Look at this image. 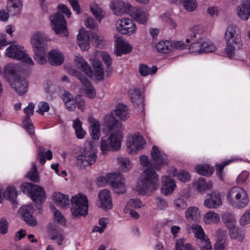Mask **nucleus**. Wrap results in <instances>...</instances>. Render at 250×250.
<instances>
[{
    "label": "nucleus",
    "mask_w": 250,
    "mask_h": 250,
    "mask_svg": "<svg viewBox=\"0 0 250 250\" xmlns=\"http://www.w3.org/2000/svg\"><path fill=\"white\" fill-rule=\"evenodd\" d=\"M192 32L190 38H187L186 41L187 43L193 42L189 47L192 53L201 54L213 52L216 50V46L210 41L200 38V35L202 32L200 26H193Z\"/></svg>",
    "instance_id": "2"
},
{
    "label": "nucleus",
    "mask_w": 250,
    "mask_h": 250,
    "mask_svg": "<svg viewBox=\"0 0 250 250\" xmlns=\"http://www.w3.org/2000/svg\"><path fill=\"white\" fill-rule=\"evenodd\" d=\"M90 11L96 19L100 22L104 17L105 13L102 9L96 3H93L90 7Z\"/></svg>",
    "instance_id": "40"
},
{
    "label": "nucleus",
    "mask_w": 250,
    "mask_h": 250,
    "mask_svg": "<svg viewBox=\"0 0 250 250\" xmlns=\"http://www.w3.org/2000/svg\"><path fill=\"white\" fill-rule=\"evenodd\" d=\"M38 109L37 112L43 115L44 112H46L49 111L50 109V106L49 104L45 102H40L38 104Z\"/></svg>",
    "instance_id": "54"
},
{
    "label": "nucleus",
    "mask_w": 250,
    "mask_h": 250,
    "mask_svg": "<svg viewBox=\"0 0 250 250\" xmlns=\"http://www.w3.org/2000/svg\"><path fill=\"white\" fill-rule=\"evenodd\" d=\"M220 220L219 215L213 211L207 212L203 217V221L206 224H217Z\"/></svg>",
    "instance_id": "36"
},
{
    "label": "nucleus",
    "mask_w": 250,
    "mask_h": 250,
    "mask_svg": "<svg viewBox=\"0 0 250 250\" xmlns=\"http://www.w3.org/2000/svg\"><path fill=\"white\" fill-rule=\"evenodd\" d=\"M34 104L31 103L27 106L24 108V113L28 116L26 117L23 121V125L29 134H33L34 132L33 124L29 117L33 114L34 109Z\"/></svg>",
    "instance_id": "19"
},
{
    "label": "nucleus",
    "mask_w": 250,
    "mask_h": 250,
    "mask_svg": "<svg viewBox=\"0 0 250 250\" xmlns=\"http://www.w3.org/2000/svg\"><path fill=\"white\" fill-rule=\"evenodd\" d=\"M32 169L28 172L26 176L30 180L38 182L39 181V177L37 172V168L34 163H32Z\"/></svg>",
    "instance_id": "49"
},
{
    "label": "nucleus",
    "mask_w": 250,
    "mask_h": 250,
    "mask_svg": "<svg viewBox=\"0 0 250 250\" xmlns=\"http://www.w3.org/2000/svg\"><path fill=\"white\" fill-rule=\"evenodd\" d=\"M171 175L173 176H177L178 179L182 182H187L190 180V175L189 173L185 170H180L177 174V170L173 168Z\"/></svg>",
    "instance_id": "45"
},
{
    "label": "nucleus",
    "mask_w": 250,
    "mask_h": 250,
    "mask_svg": "<svg viewBox=\"0 0 250 250\" xmlns=\"http://www.w3.org/2000/svg\"><path fill=\"white\" fill-rule=\"evenodd\" d=\"M35 185H36L30 183H25L21 185L20 189L23 193L30 196L33 189V187Z\"/></svg>",
    "instance_id": "56"
},
{
    "label": "nucleus",
    "mask_w": 250,
    "mask_h": 250,
    "mask_svg": "<svg viewBox=\"0 0 250 250\" xmlns=\"http://www.w3.org/2000/svg\"><path fill=\"white\" fill-rule=\"evenodd\" d=\"M52 240H56L58 245H61L64 239V236L60 231H56L50 236Z\"/></svg>",
    "instance_id": "53"
},
{
    "label": "nucleus",
    "mask_w": 250,
    "mask_h": 250,
    "mask_svg": "<svg viewBox=\"0 0 250 250\" xmlns=\"http://www.w3.org/2000/svg\"><path fill=\"white\" fill-rule=\"evenodd\" d=\"M162 183V192L166 195L171 194L175 189L176 186L173 179L169 176L163 177Z\"/></svg>",
    "instance_id": "27"
},
{
    "label": "nucleus",
    "mask_w": 250,
    "mask_h": 250,
    "mask_svg": "<svg viewBox=\"0 0 250 250\" xmlns=\"http://www.w3.org/2000/svg\"><path fill=\"white\" fill-rule=\"evenodd\" d=\"M76 76L83 84V89L85 91L86 96L90 98H94L96 95V93L91 83L85 76L79 72L76 73Z\"/></svg>",
    "instance_id": "21"
},
{
    "label": "nucleus",
    "mask_w": 250,
    "mask_h": 250,
    "mask_svg": "<svg viewBox=\"0 0 250 250\" xmlns=\"http://www.w3.org/2000/svg\"><path fill=\"white\" fill-rule=\"evenodd\" d=\"M6 56L10 58L21 61L26 65L32 66L34 62L29 57L23 47L17 44H12L5 50Z\"/></svg>",
    "instance_id": "8"
},
{
    "label": "nucleus",
    "mask_w": 250,
    "mask_h": 250,
    "mask_svg": "<svg viewBox=\"0 0 250 250\" xmlns=\"http://www.w3.org/2000/svg\"><path fill=\"white\" fill-rule=\"evenodd\" d=\"M75 61L77 67L81 69L86 75L89 77H93V73L90 66L81 55L76 56Z\"/></svg>",
    "instance_id": "30"
},
{
    "label": "nucleus",
    "mask_w": 250,
    "mask_h": 250,
    "mask_svg": "<svg viewBox=\"0 0 250 250\" xmlns=\"http://www.w3.org/2000/svg\"><path fill=\"white\" fill-rule=\"evenodd\" d=\"M82 123L79 118L73 121V127L75 130L76 136L79 139H83L85 135V132L82 128Z\"/></svg>",
    "instance_id": "43"
},
{
    "label": "nucleus",
    "mask_w": 250,
    "mask_h": 250,
    "mask_svg": "<svg viewBox=\"0 0 250 250\" xmlns=\"http://www.w3.org/2000/svg\"><path fill=\"white\" fill-rule=\"evenodd\" d=\"M88 120L90 124V133L91 137L93 140H97L99 139L101 134L100 123L92 117H89Z\"/></svg>",
    "instance_id": "29"
},
{
    "label": "nucleus",
    "mask_w": 250,
    "mask_h": 250,
    "mask_svg": "<svg viewBox=\"0 0 250 250\" xmlns=\"http://www.w3.org/2000/svg\"><path fill=\"white\" fill-rule=\"evenodd\" d=\"M49 62L53 65H60L64 61V56L58 49H54L50 50L48 54Z\"/></svg>",
    "instance_id": "25"
},
{
    "label": "nucleus",
    "mask_w": 250,
    "mask_h": 250,
    "mask_svg": "<svg viewBox=\"0 0 250 250\" xmlns=\"http://www.w3.org/2000/svg\"><path fill=\"white\" fill-rule=\"evenodd\" d=\"M124 180L123 176L119 173H109L106 177V181L117 194L123 193L125 191Z\"/></svg>",
    "instance_id": "12"
},
{
    "label": "nucleus",
    "mask_w": 250,
    "mask_h": 250,
    "mask_svg": "<svg viewBox=\"0 0 250 250\" xmlns=\"http://www.w3.org/2000/svg\"><path fill=\"white\" fill-rule=\"evenodd\" d=\"M158 175L151 168H146L142 173L136 185L138 193L149 196L159 187Z\"/></svg>",
    "instance_id": "3"
},
{
    "label": "nucleus",
    "mask_w": 250,
    "mask_h": 250,
    "mask_svg": "<svg viewBox=\"0 0 250 250\" xmlns=\"http://www.w3.org/2000/svg\"><path fill=\"white\" fill-rule=\"evenodd\" d=\"M17 66L12 64H8L5 68V72L7 75L11 76L10 83L12 87L19 95H23L27 91V82L25 79L19 77L16 74Z\"/></svg>",
    "instance_id": "7"
},
{
    "label": "nucleus",
    "mask_w": 250,
    "mask_h": 250,
    "mask_svg": "<svg viewBox=\"0 0 250 250\" xmlns=\"http://www.w3.org/2000/svg\"><path fill=\"white\" fill-rule=\"evenodd\" d=\"M110 7L113 13L117 16H122L125 13H129L132 8L128 3L121 0H115L110 4Z\"/></svg>",
    "instance_id": "14"
},
{
    "label": "nucleus",
    "mask_w": 250,
    "mask_h": 250,
    "mask_svg": "<svg viewBox=\"0 0 250 250\" xmlns=\"http://www.w3.org/2000/svg\"><path fill=\"white\" fill-rule=\"evenodd\" d=\"M130 16L137 22L140 24L146 23L148 19V14L142 9L132 8Z\"/></svg>",
    "instance_id": "26"
},
{
    "label": "nucleus",
    "mask_w": 250,
    "mask_h": 250,
    "mask_svg": "<svg viewBox=\"0 0 250 250\" xmlns=\"http://www.w3.org/2000/svg\"><path fill=\"white\" fill-rule=\"evenodd\" d=\"M71 212L73 216H85L88 208V200L86 196L81 193L73 196L71 199Z\"/></svg>",
    "instance_id": "9"
},
{
    "label": "nucleus",
    "mask_w": 250,
    "mask_h": 250,
    "mask_svg": "<svg viewBox=\"0 0 250 250\" xmlns=\"http://www.w3.org/2000/svg\"><path fill=\"white\" fill-rule=\"evenodd\" d=\"M184 6L188 11H193L196 9L197 4L195 0H184Z\"/></svg>",
    "instance_id": "55"
},
{
    "label": "nucleus",
    "mask_w": 250,
    "mask_h": 250,
    "mask_svg": "<svg viewBox=\"0 0 250 250\" xmlns=\"http://www.w3.org/2000/svg\"><path fill=\"white\" fill-rule=\"evenodd\" d=\"M229 234L230 237L232 239H238V240L240 241H242L244 237L242 235H238V230L236 226L235 227H233L232 228H229Z\"/></svg>",
    "instance_id": "58"
},
{
    "label": "nucleus",
    "mask_w": 250,
    "mask_h": 250,
    "mask_svg": "<svg viewBox=\"0 0 250 250\" xmlns=\"http://www.w3.org/2000/svg\"><path fill=\"white\" fill-rule=\"evenodd\" d=\"M250 223V209L246 211L240 219L241 226H244Z\"/></svg>",
    "instance_id": "61"
},
{
    "label": "nucleus",
    "mask_w": 250,
    "mask_h": 250,
    "mask_svg": "<svg viewBox=\"0 0 250 250\" xmlns=\"http://www.w3.org/2000/svg\"><path fill=\"white\" fill-rule=\"evenodd\" d=\"M99 226H95L93 228V232H98L100 233H102L104 231V229L106 227V223L104 219L101 218L99 221Z\"/></svg>",
    "instance_id": "59"
},
{
    "label": "nucleus",
    "mask_w": 250,
    "mask_h": 250,
    "mask_svg": "<svg viewBox=\"0 0 250 250\" xmlns=\"http://www.w3.org/2000/svg\"><path fill=\"white\" fill-rule=\"evenodd\" d=\"M200 216V211L197 207H190L185 212V216L188 221L197 220Z\"/></svg>",
    "instance_id": "38"
},
{
    "label": "nucleus",
    "mask_w": 250,
    "mask_h": 250,
    "mask_svg": "<svg viewBox=\"0 0 250 250\" xmlns=\"http://www.w3.org/2000/svg\"><path fill=\"white\" fill-rule=\"evenodd\" d=\"M190 230L193 233L194 237L196 238L197 242L208 238L202 227L199 224H194L192 225L190 227Z\"/></svg>",
    "instance_id": "35"
},
{
    "label": "nucleus",
    "mask_w": 250,
    "mask_h": 250,
    "mask_svg": "<svg viewBox=\"0 0 250 250\" xmlns=\"http://www.w3.org/2000/svg\"><path fill=\"white\" fill-rule=\"evenodd\" d=\"M33 207L30 205L22 206L19 209V212L25 222L29 226H35L37 224V221L33 216Z\"/></svg>",
    "instance_id": "18"
},
{
    "label": "nucleus",
    "mask_w": 250,
    "mask_h": 250,
    "mask_svg": "<svg viewBox=\"0 0 250 250\" xmlns=\"http://www.w3.org/2000/svg\"><path fill=\"white\" fill-rule=\"evenodd\" d=\"M237 13L241 20L247 21L250 15V0H243L237 8Z\"/></svg>",
    "instance_id": "23"
},
{
    "label": "nucleus",
    "mask_w": 250,
    "mask_h": 250,
    "mask_svg": "<svg viewBox=\"0 0 250 250\" xmlns=\"http://www.w3.org/2000/svg\"><path fill=\"white\" fill-rule=\"evenodd\" d=\"M227 200L233 207L237 208H245L249 202L246 191L239 187H233L229 190Z\"/></svg>",
    "instance_id": "6"
},
{
    "label": "nucleus",
    "mask_w": 250,
    "mask_h": 250,
    "mask_svg": "<svg viewBox=\"0 0 250 250\" xmlns=\"http://www.w3.org/2000/svg\"><path fill=\"white\" fill-rule=\"evenodd\" d=\"M118 163L124 171L128 170L131 168V165L129 159L126 157H119L117 158Z\"/></svg>",
    "instance_id": "48"
},
{
    "label": "nucleus",
    "mask_w": 250,
    "mask_h": 250,
    "mask_svg": "<svg viewBox=\"0 0 250 250\" xmlns=\"http://www.w3.org/2000/svg\"><path fill=\"white\" fill-rule=\"evenodd\" d=\"M130 99L132 102L137 105H143V97L141 96V91L138 89H134L130 93Z\"/></svg>",
    "instance_id": "44"
},
{
    "label": "nucleus",
    "mask_w": 250,
    "mask_h": 250,
    "mask_svg": "<svg viewBox=\"0 0 250 250\" xmlns=\"http://www.w3.org/2000/svg\"><path fill=\"white\" fill-rule=\"evenodd\" d=\"M52 29L57 35L67 36V22L63 16L59 12L50 17Z\"/></svg>",
    "instance_id": "10"
},
{
    "label": "nucleus",
    "mask_w": 250,
    "mask_h": 250,
    "mask_svg": "<svg viewBox=\"0 0 250 250\" xmlns=\"http://www.w3.org/2000/svg\"><path fill=\"white\" fill-rule=\"evenodd\" d=\"M3 196L7 200L14 202L17 198V192L13 187H8L3 192Z\"/></svg>",
    "instance_id": "46"
},
{
    "label": "nucleus",
    "mask_w": 250,
    "mask_h": 250,
    "mask_svg": "<svg viewBox=\"0 0 250 250\" xmlns=\"http://www.w3.org/2000/svg\"><path fill=\"white\" fill-rule=\"evenodd\" d=\"M195 168L199 174L207 176L211 175L214 171L213 167L207 164L197 165Z\"/></svg>",
    "instance_id": "41"
},
{
    "label": "nucleus",
    "mask_w": 250,
    "mask_h": 250,
    "mask_svg": "<svg viewBox=\"0 0 250 250\" xmlns=\"http://www.w3.org/2000/svg\"><path fill=\"white\" fill-rule=\"evenodd\" d=\"M158 51L162 53H168L172 50V42L169 41L159 42L156 45Z\"/></svg>",
    "instance_id": "39"
},
{
    "label": "nucleus",
    "mask_w": 250,
    "mask_h": 250,
    "mask_svg": "<svg viewBox=\"0 0 250 250\" xmlns=\"http://www.w3.org/2000/svg\"><path fill=\"white\" fill-rule=\"evenodd\" d=\"M78 44L81 49L83 50H87L90 48L89 37L86 31L81 29L77 36Z\"/></svg>",
    "instance_id": "28"
},
{
    "label": "nucleus",
    "mask_w": 250,
    "mask_h": 250,
    "mask_svg": "<svg viewBox=\"0 0 250 250\" xmlns=\"http://www.w3.org/2000/svg\"><path fill=\"white\" fill-rule=\"evenodd\" d=\"M52 199L55 204L61 208L67 207L69 204V197L61 192H55L52 195Z\"/></svg>",
    "instance_id": "32"
},
{
    "label": "nucleus",
    "mask_w": 250,
    "mask_h": 250,
    "mask_svg": "<svg viewBox=\"0 0 250 250\" xmlns=\"http://www.w3.org/2000/svg\"><path fill=\"white\" fill-rule=\"evenodd\" d=\"M107 124L109 130H115L108 137H103L101 140L100 149L103 154H105L108 151H117L121 147L122 137L120 135V130L122 124L115 120L113 117H108Z\"/></svg>",
    "instance_id": "1"
},
{
    "label": "nucleus",
    "mask_w": 250,
    "mask_h": 250,
    "mask_svg": "<svg viewBox=\"0 0 250 250\" xmlns=\"http://www.w3.org/2000/svg\"><path fill=\"white\" fill-rule=\"evenodd\" d=\"M146 142L143 137L139 133L128 137L126 142L127 151L130 154L136 153L143 148Z\"/></svg>",
    "instance_id": "13"
},
{
    "label": "nucleus",
    "mask_w": 250,
    "mask_h": 250,
    "mask_svg": "<svg viewBox=\"0 0 250 250\" xmlns=\"http://www.w3.org/2000/svg\"><path fill=\"white\" fill-rule=\"evenodd\" d=\"M174 204L176 209L178 210H183L185 209L188 206L185 200L182 198H178L175 200Z\"/></svg>",
    "instance_id": "60"
},
{
    "label": "nucleus",
    "mask_w": 250,
    "mask_h": 250,
    "mask_svg": "<svg viewBox=\"0 0 250 250\" xmlns=\"http://www.w3.org/2000/svg\"><path fill=\"white\" fill-rule=\"evenodd\" d=\"M225 39L227 45L225 53L228 57H234L237 50L242 47L241 32L239 28L234 24L229 25L225 31Z\"/></svg>",
    "instance_id": "4"
},
{
    "label": "nucleus",
    "mask_w": 250,
    "mask_h": 250,
    "mask_svg": "<svg viewBox=\"0 0 250 250\" xmlns=\"http://www.w3.org/2000/svg\"><path fill=\"white\" fill-rule=\"evenodd\" d=\"M124 212L125 213H128L129 216L134 219H138L140 218L139 213L134 209L125 207Z\"/></svg>",
    "instance_id": "63"
},
{
    "label": "nucleus",
    "mask_w": 250,
    "mask_h": 250,
    "mask_svg": "<svg viewBox=\"0 0 250 250\" xmlns=\"http://www.w3.org/2000/svg\"><path fill=\"white\" fill-rule=\"evenodd\" d=\"M115 111L116 116L122 120H125L129 117L128 108L123 104H118Z\"/></svg>",
    "instance_id": "37"
},
{
    "label": "nucleus",
    "mask_w": 250,
    "mask_h": 250,
    "mask_svg": "<svg viewBox=\"0 0 250 250\" xmlns=\"http://www.w3.org/2000/svg\"><path fill=\"white\" fill-rule=\"evenodd\" d=\"M115 26L118 32L122 35L130 36L135 34L137 30L136 24L129 18H123L117 20Z\"/></svg>",
    "instance_id": "11"
},
{
    "label": "nucleus",
    "mask_w": 250,
    "mask_h": 250,
    "mask_svg": "<svg viewBox=\"0 0 250 250\" xmlns=\"http://www.w3.org/2000/svg\"><path fill=\"white\" fill-rule=\"evenodd\" d=\"M142 207V203L139 199H131L128 201L125 207L130 208H140Z\"/></svg>",
    "instance_id": "57"
},
{
    "label": "nucleus",
    "mask_w": 250,
    "mask_h": 250,
    "mask_svg": "<svg viewBox=\"0 0 250 250\" xmlns=\"http://www.w3.org/2000/svg\"><path fill=\"white\" fill-rule=\"evenodd\" d=\"M30 195L32 200L35 204H42L46 199V194L43 188L37 185L33 187Z\"/></svg>",
    "instance_id": "24"
},
{
    "label": "nucleus",
    "mask_w": 250,
    "mask_h": 250,
    "mask_svg": "<svg viewBox=\"0 0 250 250\" xmlns=\"http://www.w3.org/2000/svg\"><path fill=\"white\" fill-rule=\"evenodd\" d=\"M97 158L96 152L93 144L88 143L85 146L80 149L78 155L76 164L77 167L81 169H84L87 167L93 165Z\"/></svg>",
    "instance_id": "5"
},
{
    "label": "nucleus",
    "mask_w": 250,
    "mask_h": 250,
    "mask_svg": "<svg viewBox=\"0 0 250 250\" xmlns=\"http://www.w3.org/2000/svg\"><path fill=\"white\" fill-rule=\"evenodd\" d=\"M212 187V182L210 181L206 182L205 179L203 177H200L198 180L193 183V188L201 193L204 192L206 189H211Z\"/></svg>",
    "instance_id": "33"
},
{
    "label": "nucleus",
    "mask_w": 250,
    "mask_h": 250,
    "mask_svg": "<svg viewBox=\"0 0 250 250\" xmlns=\"http://www.w3.org/2000/svg\"><path fill=\"white\" fill-rule=\"evenodd\" d=\"M22 6L21 0H8L6 8L11 15L15 16L19 14Z\"/></svg>",
    "instance_id": "31"
},
{
    "label": "nucleus",
    "mask_w": 250,
    "mask_h": 250,
    "mask_svg": "<svg viewBox=\"0 0 250 250\" xmlns=\"http://www.w3.org/2000/svg\"><path fill=\"white\" fill-rule=\"evenodd\" d=\"M84 24L86 27L93 30L96 29L98 27L97 23L92 17L87 18Z\"/></svg>",
    "instance_id": "64"
},
{
    "label": "nucleus",
    "mask_w": 250,
    "mask_h": 250,
    "mask_svg": "<svg viewBox=\"0 0 250 250\" xmlns=\"http://www.w3.org/2000/svg\"><path fill=\"white\" fill-rule=\"evenodd\" d=\"M208 197L205 200L204 206L208 208H216L222 205V199L219 192L213 191L207 195Z\"/></svg>",
    "instance_id": "16"
},
{
    "label": "nucleus",
    "mask_w": 250,
    "mask_h": 250,
    "mask_svg": "<svg viewBox=\"0 0 250 250\" xmlns=\"http://www.w3.org/2000/svg\"><path fill=\"white\" fill-rule=\"evenodd\" d=\"M222 220L228 229L236 226V220L231 214L225 213L222 216Z\"/></svg>",
    "instance_id": "47"
},
{
    "label": "nucleus",
    "mask_w": 250,
    "mask_h": 250,
    "mask_svg": "<svg viewBox=\"0 0 250 250\" xmlns=\"http://www.w3.org/2000/svg\"><path fill=\"white\" fill-rule=\"evenodd\" d=\"M47 48L34 50V60L38 63L43 64L47 62V60L45 57V52Z\"/></svg>",
    "instance_id": "42"
},
{
    "label": "nucleus",
    "mask_w": 250,
    "mask_h": 250,
    "mask_svg": "<svg viewBox=\"0 0 250 250\" xmlns=\"http://www.w3.org/2000/svg\"><path fill=\"white\" fill-rule=\"evenodd\" d=\"M31 42L34 50L47 48V39L42 33H35L31 37Z\"/></svg>",
    "instance_id": "22"
},
{
    "label": "nucleus",
    "mask_w": 250,
    "mask_h": 250,
    "mask_svg": "<svg viewBox=\"0 0 250 250\" xmlns=\"http://www.w3.org/2000/svg\"><path fill=\"white\" fill-rule=\"evenodd\" d=\"M214 250H228L225 240L220 239L217 241L214 245Z\"/></svg>",
    "instance_id": "62"
},
{
    "label": "nucleus",
    "mask_w": 250,
    "mask_h": 250,
    "mask_svg": "<svg viewBox=\"0 0 250 250\" xmlns=\"http://www.w3.org/2000/svg\"><path fill=\"white\" fill-rule=\"evenodd\" d=\"M200 250H212V246L208 238L197 242Z\"/></svg>",
    "instance_id": "52"
},
{
    "label": "nucleus",
    "mask_w": 250,
    "mask_h": 250,
    "mask_svg": "<svg viewBox=\"0 0 250 250\" xmlns=\"http://www.w3.org/2000/svg\"><path fill=\"white\" fill-rule=\"evenodd\" d=\"M92 67L94 69L93 76L98 81L103 80L104 77V72L102 67V62L97 59H94L92 62Z\"/></svg>",
    "instance_id": "34"
},
{
    "label": "nucleus",
    "mask_w": 250,
    "mask_h": 250,
    "mask_svg": "<svg viewBox=\"0 0 250 250\" xmlns=\"http://www.w3.org/2000/svg\"><path fill=\"white\" fill-rule=\"evenodd\" d=\"M54 205L50 206V208L52 209V212L54 214V220L59 224L62 225H64L66 220L62 214L55 208Z\"/></svg>",
    "instance_id": "50"
},
{
    "label": "nucleus",
    "mask_w": 250,
    "mask_h": 250,
    "mask_svg": "<svg viewBox=\"0 0 250 250\" xmlns=\"http://www.w3.org/2000/svg\"><path fill=\"white\" fill-rule=\"evenodd\" d=\"M151 155L154 162L153 169L160 170L161 166L168 163L166 155L162 152L157 146H153Z\"/></svg>",
    "instance_id": "15"
},
{
    "label": "nucleus",
    "mask_w": 250,
    "mask_h": 250,
    "mask_svg": "<svg viewBox=\"0 0 250 250\" xmlns=\"http://www.w3.org/2000/svg\"><path fill=\"white\" fill-rule=\"evenodd\" d=\"M100 207L105 210L113 208L111 197L109 191L107 189L101 190L98 195Z\"/></svg>",
    "instance_id": "20"
},
{
    "label": "nucleus",
    "mask_w": 250,
    "mask_h": 250,
    "mask_svg": "<svg viewBox=\"0 0 250 250\" xmlns=\"http://www.w3.org/2000/svg\"><path fill=\"white\" fill-rule=\"evenodd\" d=\"M175 250H196L190 244H186L183 240L179 239L175 244Z\"/></svg>",
    "instance_id": "51"
},
{
    "label": "nucleus",
    "mask_w": 250,
    "mask_h": 250,
    "mask_svg": "<svg viewBox=\"0 0 250 250\" xmlns=\"http://www.w3.org/2000/svg\"><path fill=\"white\" fill-rule=\"evenodd\" d=\"M115 46L114 53L117 56L128 54L132 51V49L131 45L121 37L116 38Z\"/></svg>",
    "instance_id": "17"
}]
</instances>
